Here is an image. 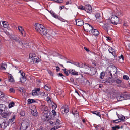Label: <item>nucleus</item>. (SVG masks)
I'll list each match as a JSON object with an SVG mask.
<instances>
[{
    "mask_svg": "<svg viewBox=\"0 0 130 130\" xmlns=\"http://www.w3.org/2000/svg\"><path fill=\"white\" fill-rule=\"evenodd\" d=\"M73 64L75 65H76V66H77L78 67H80L79 64L78 63L76 62H73Z\"/></svg>",
    "mask_w": 130,
    "mask_h": 130,
    "instance_id": "obj_43",
    "label": "nucleus"
},
{
    "mask_svg": "<svg viewBox=\"0 0 130 130\" xmlns=\"http://www.w3.org/2000/svg\"><path fill=\"white\" fill-rule=\"evenodd\" d=\"M90 72L91 75H93L95 74L96 72V69L93 67H91Z\"/></svg>",
    "mask_w": 130,
    "mask_h": 130,
    "instance_id": "obj_13",
    "label": "nucleus"
},
{
    "mask_svg": "<svg viewBox=\"0 0 130 130\" xmlns=\"http://www.w3.org/2000/svg\"><path fill=\"white\" fill-rule=\"evenodd\" d=\"M119 58L121 59V58L123 60H124L123 56L122 55H121L120 56V57Z\"/></svg>",
    "mask_w": 130,
    "mask_h": 130,
    "instance_id": "obj_61",
    "label": "nucleus"
},
{
    "mask_svg": "<svg viewBox=\"0 0 130 130\" xmlns=\"http://www.w3.org/2000/svg\"><path fill=\"white\" fill-rule=\"evenodd\" d=\"M18 28L19 31L20 32L22 35L23 36H25V31L23 27L22 26H18Z\"/></svg>",
    "mask_w": 130,
    "mask_h": 130,
    "instance_id": "obj_11",
    "label": "nucleus"
},
{
    "mask_svg": "<svg viewBox=\"0 0 130 130\" xmlns=\"http://www.w3.org/2000/svg\"><path fill=\"white\" fill-rule=\"evenodd\" d=\"M109 52L111 53L115 57L116 55L115 51L114 49L111 47H110L108 49Z\"/></svg>",
    "mask_w": 130,
    "mask_h": 130,
    "instance_id": "obj_17",
    "label": "nucleus"
},
{
    "mask_svg": "<svg viewBox=\"0 0 130 130\" xmlns=\"http://www.w3.org/2000/svg\"><path fill=\"white\" fill-rule=\"evenodd\" d=\"M8 124L6 123L5 122H4L1 124V126H0V128L4 129L8 125Z\"/></svg>",
    "mask_w": 130,
    "mask_h": 130,
    "instance_id": "obj_19",
    "label": "nucleus"
},
{
    "mask_svg": "<svg viewBox=\"0 0 130 130\" xmlns=\"http://www.w3.org/2000/svg\"><path fill=\"white\" fill-rule=\"evenodd\" d=\"M72 113L73 114L75 115V116L76 117L77 116H79L78 112L76 109L72 110Z\"/></svg>",
    "mask_w": 130,
    "mask_h": 130,
    "instance_id": "obj_23",
    "label": "nucleus"
},
{
    "mask_svg": "<svg viewBox=\"0 0 130 130\" xmlns=\"http://www.w3.org/2000/svg\"><path fill=\"white\" fill-rule=\"evenodd\" d=\"M4 94L3 93H2L0 92V99H3V98L4 97Z\"/></svg>",
    "mask_w": 130,
    "mask_h": 130,
    "instance_id": "obj_47",
    "label": "nucleus"
},
{
    "mask_svg": "<svg viewBox=\"0 0 130 130\" xmlns=\"http://www.w3.org/2000/svg\"><path fill=\"white\" fill-rule=\"evenodd\" d=\"M85 10L87 12L90 13L92 12V8L89 5H87L85 6Z\"/></svg>",
    "mask_w": 130,
    "mask_h": 130,
    "instance_id": "obj_8",
    "label": "nucleus"
},
{
    "mask_svg": "<svg viewBox=\"0 0 130 130\" xmlns=\"http://www.w3.org/2000/svg\"><path fill=\"white\" fill-rule=\"evenodd\" d=\"M69 111V108L68 107L65 108L64 110V111L65 113H67Z\"/></svg>",
    "mask_w": 130,
    "mask_h": 130,
    "instance_id": "obj_40",
    "label": "nucleus"
},
{
    "mask_svg": "<svg viewBox=\"0 0 130 130\" xmlns=\"http://www.w3.org/2000/svg\"><path fill=\"white\" fill-rule=\"evenodd\" d=\"M6 107V106L5 105L0 104V115L2 112L5 111Z\"/></svg>",
    "mask_w": 130,
    "mask_h": 130,
    "instance_id": "obj_12",
    "label": "nucleus"
},
{
    "mask_svg": "<svg viewBox=\"0 0 130 130\" xmlns=\"http://www.w3.org/2000/svg\"><path fill=\"white\" fill-rule=\"evenodd\" d=\"M40 89L39 88H36L34 90L35 92L39 91L40 90Z\"/></svg>",
    "mask_w": 130,
    "mask_h": 130,
    "instance_id": "obj_59",
    "label": "nucleus"
},
{
    "mask_svg": "<svg viewBox=\"0 0 130 130\" xmlns=\"http://www.w3.org/2000/svg\"><path fill=\"white\" fill-rule=\"evenodd\" d=\"M83 27L84 30L87 31H90L93 29V27L91 25L86 23L84 24Z\"/></svg>",
    "mask_w": 130,
    "mask_h": 130,
    "instance_id": "obj_5",
    "label": "nucleus"
},
{
    "mask_svg": "<svg viewBox=\"0 0 130 130\" xmlns=\"http://www.w3.org/2000/svg\"><path fill=\"white\" fill-rule=\"evenodd\" d=\"M116 83L118 84H119L121 83V81L120 79H117L116 80Z\"/></svg>",
    "mask_w": 130,
    "mask_h": 130,
    "instance_id": "obj_53",
    "label": "nucleus"
},
{
    "mask_svg": "<svg viewBox=\"0 0 130 130\" xmlns=\"http://www.w3.org/2000/svg\"><path fill=\"white\" fill-rule=\"evenodd\" d=\"M37 130H46V129H45L44 128H39L37 129Z\"/></svg>",
    "mask_w": 130,
    "mask_h": 130,
    "instance_id": "obj_64",
    "label": "nucleus"
},
{
    "mask_svg": "<svg viewBox=\"0 0 130 130\" xmlns=\"http://www.w3.org/2000/svg\"><path fill=\"white\" fill-rule=\"evenodd\" d=\"M49 12L53 17L55 18H58V15H56L53 11L51 10Z\"/></svg>",
    "mask_w": 130,
    "mask_h": 130,
    "instance_id": "obj_29",
    "label": "nucleus"
},
{
    "mask_svg": "<svg viewBox=\"0 0 130 130\" xmlns=\"http://www.w3.org/2000/svg\"><path fill=\"white\" fill-rule=\"evenodd\" d=\"M49 110L48 107L46 105H43L41 108V110L43 111V112L44 111H47V110Z\"/></svg>",
    "mask_w": 130,
    "mask_h": 130,
    "instance_id": "obj_25",
    "label": "nucleus"
},
{
    "mask_svg": "<svg viewBox=\"0 0 130 130\" xmlns=\"http://www.w3.org/2000/svg\"><path fill=\"white\" fill-rule=\"evenodd\" d=\"M55 2L59 3H61L63 2V0H53Z\"/></svg>",
    "mask_w": 130,
    "mask_h": 130,
    "instance_id": "obj_48",
    "label": "nucleus"
},
{
    "mask_svg": "<svg viewBox=\"0 0 130 130\" xmlns=\"http://www.w3.org/2000/svg\"><path fill=\"white\" fill-rule=\"evenodd\" d=\"M7 67V64H2L0 65V68L2 70H4L6 69Z\"/></svg>",
    "mask_w": 130,
    "mask_h": 130,
    "instance_id": "obj_21",
    "label": "nucleus"
},
{
    "mask_svg": "<svg viewBox=\"0 0 130 130\" xmlns=\"http://www.w3.org/2000/svg\"><path fill=\"white\" fill-rule=\"evenodd\" d=\"M123 25L124 26L126 27H127L128 26V23L126 22H124Z\"/></svg>",
    "mask_w": 130,
    "mask_h": 130,
    "instance_id": "obj_51",
    "label": "nucleus"
},
{
    "mask_svg": "<svg viewBox=\"0 0 130 130\" xmlns=\"http://www.w3.org/2000/svg\"><path fill=\"white\" fill-rule=\"evenodd\" d=\"M130 97V94L124 93L120 94L117 95L116 97L118 101H121L124 100H127Z\"/></svg>",
    "mask_w": 130,
    "mask_h": 130,
    "instance_id": "obj_2",
    "label": "nucleus"
},
{
    "mask_svg": "<svg viewBox=\"0 0 130 130\" xmlns=\"http://www.w3.org/2000/svg\"><path fill=\"white\" fill-rule=\"evenodd\" d=\"M62 70L63 71L64 73L67 76H68L69 75V73H68L69 72L68 71V70L66 71L67 69L66 68L63 69Z\"/></svg>",
    "mask_w": 130,
    "mask_h": 130,
    "instance_id": "obj_37",
    "label": "nucleus"
},
{
    "mask_svg": "<svg viewBox=\"0 0 130 130\" xmlns=\"http://www.w3.org/2000/svg\"><path fill=\"white\" fill-rule=\"evenodd\" d=\"M40 94L43 96H46V94H45V92H40Z\"/></svg>",
    "mask_w": 130,
    "mask_h": 130,
    "instance_id": "obj_54",
    "label": "nucleus"
},
{
    "mask_svg": "<svg viewBox=\"0 0 130 130\" xmlns=\"http://www.w3.org/2000/svg\"><path fill=\"white\" fill-rule=\"evenodd\" d=\"M56 71L57 72H58L59 71V70H60L58 66H57L56 67Z\"/></svg>",
    "mask_w": 130,
    "mask_h": 130,
    "instance_id": "obj_60",
    "label": "nucleus"
},
{
    "mask_svg": "<svg viewBox=\"0 0 130 130\" xmlns=\"http://www.w3.org/2000/svg\"><path fill=\"white\" fill-rule=\"evenodd\" d=\"M110 25L108 23H105L104 26L103 27V28L106 30L108 33V30L110 28Z\"/></svg>",
    "mask_w": 130,
    "mask_h": 130,
    "instance_id": "obj_15",
    "label": "nucleus"
},
{
    "mask_svg": "<svg viewBox=\"0 0 130 130\" xmlns=\"http://www.w3.org/2000/svg\"><path fill=\"white\" fill-rule=\"evenodd\" d=\"M117 68L115 67H114L112 68V69L110 71V73L111 72L113 74H114L116 73L117 72Z\"/></svg>",
    "mask_w": 130,
    "mask_h": 130,
    "instance_id": "obj_20",
    "label": "nucleus"
},
{
    "mask_svg": "<svg viewBox=\"0 0 130 130\" xmlns=\"http://www.w3.org/2000/svg\"><path fill=\"white\" fill-rule=\"evenodd\" d=\"M92 112L94 114H95L96 115H97L98 116L100 117H101V114L100 112H99L96 111H93Z\"/></svg>",
    "mask_w": 130,
    "mask_h": 130,
    "instance_id": "obj_36",
    "label": "nucleus"
},
{
    "mask_svg": "<svg viewBox=\"0 0 130 130\" xmlns=\"http://www.w3.org/2000/svg\"><path fill=\"white\" fill-rule=\"evenodd\" d=\"M91 32L93 35L94 36H97L99 35V32L96 29H94L91 30Z\"/></svg>",
    "mask_w": 130,
    "mask_h": 130,
    "instance_id": "obj_16",
    "label": "nucleus"
},
{
    "mask_svg": "<svg viewBox=\"0 0 130 130\" xmlns=\"http://www.w3.org/2000/svg\"><path fill=\"white\" fill-rule=\"evenodd\" d=\"M9 91L10 93L13 92V93H14L15 92V90L13 88H10L9 89Z\"/></svg>",
    "mask_w": 130,
    "mask_h": 130,
    "instance_id": "obj_46",
    "label": "nucleus"
},
{
    "mask_svg": "<svg viewBox=\"0 0 130 130\" xmlns=\"http://www.w3.org/2000/svg\"><path fill=\"white\" fill-rule=\"evenodd\" d=\"M45 89L48 91H49L50 90V87L48 85H46L44 86Z\"/></svg>",
    "mask_w": 130,
    "mask_h": 130,
    "instance_id": "obj_30",
    "label": "nucleus"
},
{
    "mask_svg": "<svg viewBox=\"0 0 130 130\" xmlns=\"http://www.w3.org/2000/svg\"><path fill=\"white\" fill-rule=\"evenodd\" d=\"M111 78L110 77H108L107 79L106 80H103L102 82V83H105L106 82H108L109 83H112V81L111 80Z\"/></svg>",
    "mask_w": 130,
    "mask_h": 130,
    "instance_id": "obj_24",
    "label": "nucleus"
},
{
    "mask_svg": "<svg viewBox=\"0 0 130 130\" xmlns=\"http://www.w3.org/2000/svg\"><path fill=\"white\" fill-rule=\"evenodd\" d=\"M37 57H35V58H34V59H33L34 60H33V62L34 64L36 63H37V62H36V61L37 60Z\"/></svg>",
    "mask_w": 130,
    "mask_h": 130,
    "instance_id": "obj_56",
    "label": "nucleus"
},
{
    "mask_svg": "<svg viewBox=\"0 0 130 130\" xmlns=\"http://www.w3.org/2000/svg\"><path fill=\"white\" fill-rule=\"evenodd\" d=\"M95 16L96 19L99 18L100 17V14L99 13H96L95 15Z\"/></svg>",
    "mask_w": 130,
    "mask_h": 130,
    "instance_id": "obj_55",
    "label": "nucleus"
},
{
    "mask_svg": "<svg viewBox=\"0 0 130 130\" xmlns=\"http://www.w3.org/2000/svg\"><path fill=\"white\" fill-rule=\"evenodd\" d=\"M2 24L3 27L4 28H6L8 27V24L7 22L6 21H3L2 23Z\"/></svg>",
    "mask_w": 130,
    "mask_h": 130,
    "instance_id": "obj_32",
    "label": "nucleus"
},
{
    "mask_svg": "<svg viewBox=\"0 0 130 130\" xmlns=\"http://www.w3.org/2000/svg\"><path fill=\"white\" fill-rule=\"evenodd\" d=\"M35 26L36 30L41 35H46L47 34L48 30L42 25L36 23L35 24Z\"/></svg>",
    "mask_w": 130,
    "mask_h": 130,
    "instance_id": "obj_1",
    "label": "nucleus"
},
{
    "mask_svg": "<svg viewBox=\"0 0 130 130\" xmlns=\"http://www.w3.org/2000/svg\"><path fill=\"white\" fill-rule=\"evenodd\" d=\"M53 104H54V105H52V108L53 109H56V108L57 107V105L54 103H53Z\"/></svg>",
    "mask_w": 130,
    "mask_h": 130,
    "instance_id": "obj_45",
    "label": "nucleus"
},
{
    "mask_svg": "<svg viewBox=\"0 0 130 130\" xmlns=\"http://www.w3.org/2000/svg\"><path fill=\"white\" fill-rule=\"evenodd\" d=\"M20 114L22 116H24L25 115V113L24 111H21L20 112Z\"/></svg>",
    "mask_w": 130,
    "mask_h": 130,
    "instance_id": "obj_50",
    "label": "nucleus"
},
{
    "mask_svg": "<svg viewBox=\"0 0 130 130\" xmlns=\"http://www.w3.org/2000/svg\"><path fill=\"white\" fill-rule=\"evenodd\" d=\"M26 79L25 77L24 79H22L21 78V81L22 83L24 82V81H26Z\"/></svg>",
    "mask_w": 130,
    "mask_h": 130,
    "instance_id": "obj_58",
    "label": "nucleus"
},
{
    "mask_svg": "<svg viewBox=\"0 0 130 130\" xmlns=\"http://www.w3.org/2000/svg\"><path fill=\"white\" fill-rule=\"evenodd\" d=\"M59 120L57 119L56 120V122H54V123L57 125H59Z\"/></svg>",
    "mask_w": 130,
    "mask_h": 130,
    "instance_id": "obj_44",
    "label": "nucleus"
},
{
    "mask_svg": "<svg viewBox=\"0 0 130 130\" xmlns=\"http://www.w3.org/2000/svg\"><path fill=\"white\" fill-rule=\"evenodd\" d=\"M8 74L9 75V81L10 82H14V80L13 76L10 74L8 73Z\"/></svg>",
    "mask_w": 130,
    "mask_h": 130,
    "instance_id": "obj_26",
    "label": "nucleus"
},
{
    "mask_svg": "<svg viewBox=\"0 0 130 130\" xmlns=\"http://www.w3.org/2000/svg\"><path fill=\"white\" fill-rule=\"evenodd\" d=\"M20 37L17 36H13L12 37V39L15 42L19 39H20Z\"/></svg>",
    "mask_w": 130,
    "mask_h": 130,
    "instance_id": "obj_28",
    "label": "nucleus"
},
{
    "mask_svg": "<svg viewBox=\"0 0 130 130\" xmlns=\"http://www.w3.org/2000/svg\"><path fill=\"white\" fill-rule=\"evenodd\" d=\"M31 113L34 116H37V112L36 110L35 109L34 110L32 109Z\"/></svg>",
    "mask_w": 130,
    "mask_h": 130,
    "instance_id": "obj_27",
    "label": "nucleus"
},
{
    "mask_svg": "<svg viewBox=\"0 0 130 130\" xmlns=\"http://www.w3.org/2000/svg\"><path fill=\"white\" fill-rule=\"evenodd\" d=\"M84 48L85 49L86 51L87 52H89V50L88 48H87L86 47H84Z\"/></svg>",
    "mask_w": 130,
    "mask_h": 130,
    "instance_id": "obj_63",
    "label": "nucleus"
},
{
    "mask_svg": "<svg viewBox=\"0 0 130 130\" xmlns=\"http://www.w3.org/2000/svg\"><path fill=\"white\" fill-rule=\"evenodd\" d=\"M118 120H119L118 119H117L116 120H112V122L113 123H118L120 122V121H119Z\"/></svg>",
    "mask_w": 130,
    "mask_h": 130,
    "instance_id": "obj_41",
    "label": "nucleus"
},
{
    "mask_svg": "<svg viewBox=\"0 0 130 130\" xmlns=\"http://www.w3.org/2000/svg\"><path fill=\"white\" fill-rule=\"evenodd\" d=\"M14 102H11L9 104V108H10L14 106Z\"/></svg>",
    "mask_w": 130,
    "mask_h": 130,
    "instance_id": "obj_33",
    "label": "nucleus"
},
{
    "mask_svg": "<svg viewBox=\"0 0 130 130\" xmlns=\"http://www.w3.org/2000/svg\"><path fill=\"white\" fill-rule=\"evenodd\" d=\"M41 59L38 57H37V60L35 62H39L41 61Z\"/></svg>",
    "mask_w": 130,
    "mask_h": 130,
    "instance_id": "obj_57",
    "label": "nucleus"
},
{
    "mask_svg": "<svg viewBox=\"0 0 130 130\" xmlns=\"http://www.w3.org/2000/svg\"><path fill=\"white\" fill-rule=\"evenodd\" d=\"M29 126V123L24 120L22 122L20 127L21 130H26Z\"/></svg>",
    "mask_w": 130,
    "mask_h": 130,
    "instance_id": "obj_6",
    "label": "nucleus"
},
{
    "mask_svg": "<svg viewBox=\"0 0 130 130\" xmlns=\"http://www.w3.org/2000/svg\"><path fill=\"white\" fill-rule=\"evenodd\" d=\"M32 95L34 96H37L39 95V93L37 92H35L34 90L32 91Z\"/></svg>",
    "mask_w": 130,
    "mask_h": 130,
    "instance_id": "obj_34",
    "label": "nucleus"
},
{
    "mask_svg": "<svg viewBox=\"0 0 130 130\" xmlns=\"http://www.w3.org/2000/svg\"><path fill=\"white\" fill-rule=\"evenodd\" d=\"M10 115V113L9 112H5L4 113L1 114V116L4 118H7Z\"/></svg>",
    "mask_w": 130,
    "mask_h": 130,
    "instance_id": "obj_14",
    "label": "nucleus"
},
{
    "mask_svg": "<svg viewBox=\"0 0 130 130\" xmlns=\"http://www.w3.org/2000/svg\"><path fill=\"white\" fill-rule=\"evenodd\" d=\"M21 75L22 76V77L21 78L22 79H24L25 78V73H24L23 72H22L21 74Z\"/></svg>",
    "mask_w": 130,
    "mask_h": 130,
    "instance_id": "obj_52",
    "label": "nucleus"
},
{
    "mask_svg": "<svg viewBox=\"0 0 130 130\" xmlns=\"http://www.w3.org/2000/svg\"><path fill=\"white\" fill-rule=\"evenodd\" d=\"M52 112L54 116H55L56 115V112L55 110H53L52 111Z\"/></svg>",
    "mask_w": 130,
    "mask_h": 130,
    "instance_id": "obj_49",
    "label": "nucleus"
},
{
    "mask_svg": "<svg viewBox=\"0 0 130 130\" xmlns=\"http://www.w3.org/2000/svg\"><path fill=\"white\" fill-rule=\"evenodd\" d=\"M15 122V116L14 115L11 119H9L8 121V123H14Z\"/></svg>",
    "mask_w": 130,
    "mask_h": 130,
    "instance_id": "obj_18",
    "label": "nucleus"
},
{
    "mask_svg": "<svg viewBox=\"0 0 130 130\" xmlns=\"http://www.w3.org/2000/svg\"><path fill=\"white\" fill-rule=\"evenodd\" d=\"M105 75V72H102L100 74V78L101 79H103Z\"/></svg>",
    "mask_w": 130,
    "mask_h": 130,
    "instance_id": "obj_31",
    "label": "nucleus"
},
{
    "mask_svg": "<svg viewBox=\"0 0 130 130\" xmlns=\"http://www.w3.org/2000/svg\"><path fill=\"white\" fill-rule=\"evenodd\" d=\"M29 56L30 58L32 60H33L34 58H35V57H36V55L33 53H30Z\"/></svg>",
    "mask_w": 130,
    "mask_h": 130,
    "instance_id": "obj_22",
    "label": "nucleus"
},
{
    "mask_svg": "<svg viewBox=\"0 0 130 130\" xmlns=\"http://www.w3.org/2000/svg\"><path fill=\"white\" fill-rule=\"evenodd\" d=\"M123 78L126 80H128L129 78V77L127 75H124L123 76Z\"/></svg>",
    "mask_w": 130,
    "mask_h": 130,
    "instance_id": "obj_39",
    "label": "nucleus"
},
{
    "mask_svg": "<svg viewBox=\"0 0 130 130\" xmlns=\"http://www.w3.org/2000/svg\"><path fill=\"white\" fill-rule=\"evenodd\" d=\"M17 47L19 49H22L24 47V45L25 44L24 43L22 42L21 39L20 38L15 42Z\"/></svg>",
    "mask_w": 130,
    "mask_h": 130,
    "instance_id": "obj_4",
    "label": "nucleus"
},
{
    "mask_svg": "<svg viewBox=\"0 0 130 130\" xmlns=\"http://www.w3.org/2000/svg\"><path fill=\"white\" fill-rule=\"evenodd\" d=\"M78 8L81 10H85V7H84L82 6H79L78 7Z\"/></svg>",
    "mask_w": 130,
    "mask_h": 130,
    "instance_id": "obj_42",
    "label": "nucleus"
},
{
    "mask_svg": "<svg viewBox=\"0 0 130 130\" xmlns=\"http://www.w3.org/2000/svg\"><path fill=\"white\" fill-rule=\"evenodd\" d=\"M69 73H70L72 75H78V72L74 70L73 69H70L68 70Z\"/></svg>",
    "mask_w": 130,
    "mask_h": 130,
    "instance_id": "obj_10",
    "label": "nucleus"
},
{
    "mask_svg": "<svg viewBox=\"0 0 130 130\" xmlns=\"http://www.w3.org/2000/svg\"><path fill=\"white\" fill-rule=\"evenodd\" d=\"M106 23H105L104 22L101 21L99 22V23L100 25L101 26H102L103 27H104V25Z\"/></svg>",
    "mask_w": 130,
    "mask_h": 130,
    "instance_id": "obj_38",
    "label": "nucleus"
},
{
    "mask_svg": "<svg viewBox=\"0 0 130 130\" xmlns=\"http://www.w3.org/2000/svg\"><path fill=\"white\" fill-rule=\"evenodd\" d=\"M46 100H47L48 101H51V98H50L49 97H47V98H46Z\"/></svg>",
    "mask_w": 130,
    "mask_h": 130,
    "instance_id": "obj_62",
    "label": "nucleus"
},
{
    "mask_svg": "<svg viewBox=\"0 0 130 130\" xmlns=\"http://www.w3.org/2000/svg\"><path fill=\"white\" fill-rule=\"evenodd\" d=\"M77 25L79 26H81L84 25V22L83 20L81 19H77L75 20Z\"/></svg>",
    "mask_w": 130,
    "mask_h": 130,
    "instance_id": "obj_9",
    "label": "nucleus"
},
{
    "mask_svg": "<svg viewBox=\"0 0 130 130\" xmlns=\"http://www.w3.org/2000/svg\"><path fill=\"white\" fill-rule=\"evenodd\" d=\"M28 103L29 104L35 102V101L33 99H29L28 100Z\"/></svg>",
    "mask_w": 130,
    "mask_h": 130,
    "instance_id": "obj_35",
    "label": "nucleus"
},
{
    "mask_svg": "<svg viewBox=\"0 0 130 130\" xmlns=\"http://www.w3.org/2000/svg\"><path fill=\"white\" fill-rule=\"evenodd\" d=\"M43 114L42 116V119L44 121H48L50 118L49 117L51 116V113L49 110L43 112Z\"/></svg>",
    "mask_w": 130,
    "mask_h": 130,
    "instance_id": "obj_3",
    "label": "nucleus"
},
{
    "mask_svg": "<svg viewBox=\"0 0 130 130\" xmlns=\"http://www.w3.org/2000/svg\"><path fill=\"white\" fill-rule=\"evenodd\" d=\"M110 21V23H111L117 25L119 21V18L115 15L113 16L111 18Z\"/></svg>",
    "mask_w": 130,
    "mask_h": 130,
    "instance_id": "obj_7",
    "label": "nucleus"
}]
</instances>
